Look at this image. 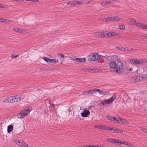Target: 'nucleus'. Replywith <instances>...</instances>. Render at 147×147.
Segmentation results:
<instances>
[{"instance_id":"f257e3e1","label":"nucleus","mask_w":147,"mask_h":147,"mask_svg":"<svg viewBox=\"0 0 147 147\" xmlns=\"http://www.w3.org/2000/svg\"><path fill=\"white\" fill-rule=\"evenodd\" d=\"M109 64L110 69H114V71L116 73H120L123 67V63L119 59L110 61Z\"/></svg>"},{"instance_id":"f03ea898","label":"nucleus","mask_w":147,"mask_h":147,"mask_svg":"<svg viewBox=\"0 0 147 147\" xmlns=\"http://www.w3.org/2000/svg\"><path fill=\"white\" fill-rule=\"evenodd\" d=\"M21 100V97L20 95H16L15 96L9 97L4 101L6 103H13L15 102L20 101Z\"/></svg>"},{"instance_id":"7ed1b4c3","label":"nucleus","mask_w":147,"mask_h":147,"mask_svg":"<svg viewBox=\"0 0 147 147\" xmlns=\"http://www.w3.org/2000/svg\"><path fill=\"white\" fill-rule=\"evenodd\" d=\"M104 57V56L99 55L97 53H93L88 56V60L89 61H96L100 58Z\"/></svg>"},{"instance_id":"20e7f679","label":"nucleus","mask_w":147,"mask_h":147,"mask_svg":"<svg viewBox=\"0 0 147 147\" xmlns=\"http://www.w3.org/2000/svg\"><path fill=\"white\" fill-rule=\"evenodd\" d=\"M145 62V60L143 59L139 60L136 59H129V64H130L141 65Z\"/></svg>"},{"instance_id":"39448f33","label":"nucleus","mask_w":147,"mask_h":147,"mask_svg":"<svg viewBox=\"0 0 147 147\" xmlns=\"http://www.w3.org/2000/svg\"><path fill=\"white\" fill-rule=\"evenodd\" d=\"M30 111L29 109H25L22 110L21 112L17 115V117L20 119H22L29 114Z\"/></svg>"},{"instance_id":"423d86ee","label":"nucleus","mask_w":147,"mask_h":147,"mask_svg":"<svg viewBox=\"0 0 147 147\" xmlns=\"http://www.w3.org/2000/svg\"><path fill=\"white\" fill-rule=\"evenodd\" d=\"M147 78L146 76H144L140 74L137 75L135 78L134 79L135 82L136 83L138 82L142 81L143 80L146 79Z\"/></svg>"},{"instance_id":"0eeeda50","label":"nucleus","mask_w":147,"mask_h":147,"mask_svg":"<svg viewBox=\"0 0 147 147\" xmlns=\"http://www.w3.org/2000/svg\"><path fill=\"white\" fill-rule=\"evenodd\" d=\"M136 20L134 19H129V22H131V23L132 24H135L139 28H142L143 23L141 22H138L136 23Z\"/></svg>"},{"instance_id":"6e6552de","label":"nucleus","mask_w":147,"mask_h":147,"mask_svg":"<svg viewBox=\"0 0 147 147\" xmlns=\"http://www.w3.org/2000/svg\"><path fill=\"white\" fill-rule=\"evenodd\" d=\"M136 20L134 19H129V22H131V23L132 24H135L139 28H142L143 23L141 22H138L136 23Z\"/></svg>"},{"instance_id":"1a4fd4ad","label":"nucleus","mask_w":147,"mask_h":147,"mask_svg":"<svg viewBox=\"0 0 147 147\" xmlns=\"http://www.w3.org/2000/svg\"><path fill=\"white\" fill-rule=\"evenodd\" d=\"M121 19V18H119L117 16H115L114 17H110L107 18L105 19V20L107 22H108L110 21H119Z\"/></svg>"},{"instance_id":"9d476101","label":"nucleus","mask_w":147,"mask_h":147,"mask_svg":"<svg viewBox=\"0 0 147 147\" xmlns=\"http://www.w3.org/2000/svg\"><path fill=\"white\" fill-rule=\"evenodd\" d=\"M116 99V96L115 95H113L111 98L108 100H104L105 103V104H109L111 103L113 101Z\"/></svg>"},{"instance_id":"9b49d317","label":"nucleus","mask_w":147,"mask_h":147,"mask_svg":"<svg viewBox=\"0 0 147 147\" xmlns=\"http://www.w3.org/2000/svg\"><path fill=\"white\" fill-rule=\"evenodd\" d=\"M90 112L88 110H84L81 113V115L83 117H87L90 115Z\"/></svg>"},{"instance_id":"f8f14e48","label":"nucleus","mask_w":147,"mask_h":147,"mask_svg":"<svg viewBox=\"0 0 147 147\" xmlns=\"http://www.w3.org/2000/svg\"><path fill=\"white\" fill-rule=\"evenodd\" d=\"M101 37H109V32L107 31L102 32H101Z\"/></svg>"},{"instance_id":"ddd939ff","label":"nucleus","mask_w":147,"mask_h":147,"mask_svg":"<svg viewBox=\"0 0 147 147\" xmlns=\"http://www.w3.org/2000/svg\"><path fill=\"white\" fill-rule=\"evenodd\" d=\"M13 30L16 32H18L19 33H27L26 31L24 29H21L18 28H14L13 29Z\"/></svg>"},{"instance_id":"4468645a","label":"nucleus","mask_w":147,"mask_h":147,"mask_svg":"<svg viewBox=\"0 0 147 147\" xmlns=\"http://www.w3.org/2000/svg\"><path fill=\"white\" fill-rule=\"evenodd\" d=\"M117 48L119 50L122 51H128L129 50L128 48L127 47H117Z\"/></svg>"},{"instance_id":"2eb2a0df","label":"nucleus","mask_w":147,"mask_h":147,"mask_svg":"<svg viewBox=\"0 0 147 147\" xmlns=\"http://www.w3.org/2000/svg\"><path fill=\"white\" fill-rule=\"evenodd\" d=\"M93 93V90H89L88 91H84L82 92V95L92 94Z\"/></svg>"},{"instance_id":"dca6fc26","label":"nucleus","mask_w":147,"mask_h":147,"mask_svg":"<svg viewBox=\"0 0 147 147\" xmlns=\"http://www.w3.org/2000/svg\"><path fill=\"white\" fill-rule=\"evenodd\" d=\"M76 3V0H74L67 2V4L68 5H77V3Z\"/></svg>"},{"instance_id":"f3484780","label":"nucleus","mask_w":147,"mask_h":147,"mask_svg":"<svg viewBox=\"0 0 147 147\" xmlns=\"http://www.w3.org/2000/svg\"><path fill=\"white\" fill-rule=\"evenodd\" d=\"M13 130V127L12 125H10L8 126L7 131L8 133H10L11 131H12Z\"/></svg>"},{"instance_id":"a211bd4d","label":"nucleus","mask_w":147,"mask_h":147,"mask_svg":"<svg viewBox=\"0 0 147 147\" xmlns=\"http://www.w3.org/2000/svg\"><path fill=\"white\" fill-rule=\"evenodd\" d=\"M137 71L138 73L140 74L143 75V67H140L139 68Z\"/></svg>"},{"instance_id":"6ab92c4d","label":"nucleus","mask_w":147,"mask_h":147,"mask_svg":"<svg viewBox=\"0 0 147 147\" xmlns=\"http://www.w3.org/2000/svg\"><path fill=\"white\" fill-rule=\"evenodd\" d=\"M0 22L2 23H5V24H6L8 22H9V20H7L3 18H0Z\"/></svg>"},{"instance_id":"aec40b11","label":"nucleus","mask_w":147,"mask_h":147,"mask_svg":"<svg viewBox=\"0 0 147 147\" xmlns=\"http://www.w3.org/2000/svg\"><path fill=\"white\" fill-rule=\"evenodd\" d=\"M115 0H109L106 1L107 5V4H113L115 3Z\"/></svg>"},{"instance_id":"412c9836","label":"nucleus","mask_w":147,"mask_h":147,"mask_svg":"<svg viewBox=\"0 0 147 147\" xmlns=\"http://www.w3.org/2000/svg\"><path fill=\"white\" fill-rule=\"evenodd\" d=\"M110 128L107 125H102L101 129L104 130H109V129H110Z\"/></svg>"},{"instance_id":"4be33fe9","label":"nucleus","mask_w":147,"mask_h":147,"mask_svg":"<svg viewBox=\"0 0 147 147\" xmlns=\"http://www.w3.org/2000/svg\"><path fill=\"white\" fill-rule=\"evenodd\" d=\"M117 35V34L115 32H109V37H111L113 36H116Z\"/></svg>"},{"instance_id":"5701e85b","label":"nucleus","mask_w":147,"mask_h":147,"mask_svg":"<svg viewBox=\"0 0 147 147\" xmlns=\"http://www.w3.org/2000/svg\"><path fill=\"white\" fill-rule=\"evenodd\" d=\"M93 93L98 92L99 93L101 94L102 90H100L99 89H93Z\"/></svg>"},{"instance_id":"b1692460","label":"nucleus","mask_w":147,"mask_h":147,"mask_svg":"<svg viewBox=\"0 0 147 147\" xmlns=\"http://www.w3.org/2000/svg\"><path fill=\"white\" fill-rule=\"evenodd\" d=\"M109 94V92H106L103 90H102L101 94L103 95H106Z\"/></svg>"},{"instance_id":"393cba45","label":"nucleus","mask_w":147,"mask_h":147,"mask_svg":"<svg viewBox=\"0 0 147 147\" xmlns=\"http://www.w3.org/2000/svg\"><path fill=\"white\" fill-rule=\"evenodd\" d=\"M43 59L45 61L47 62L48 63H49L50 59L47 57H43Z\"/></svg>"},{"instance_id":"a878e982","label":"nucleus","mask_w":147,"mask_h":147,"mask_svg":"<svg viewBox=\"0 0 147 147\" xmlns=\"http://www.w3.org/2000/svg\"><path fill=\"white\" fill-rule=\"evenodd\" d=\"M86 62V60L85 58H80V59H79V63L85 62Z\"/></svg>"},{"instance_id":"bb28decb","label":"nucleus","mask_w":147,"mask_h":147,"mask_svg":"<svg viewBox=\"0 0 147 147\" xmlns=\"http://www.w3.org/2000/svg\"><path fill=\"white\" fill-rule=\"evenodd\" d=\"M107 118L109 120H112L113 119V116L110 115L109 114L107 115L106 116Z\"/></svg>"},{"instance_id":"cd10ccee","label":"nucleus","mask_w":147,"mask_h":147,"mask_svg":"<svg viewBox=\"0 0 147 147\" xmlns=\"http://www.w3.org/2000/svg\"><path fill=\"white\" fill-rule=\"evenodd\" d=\"M49 63H53V62H59L58 61H57V60L55 59H50Z\"/></svg>"},{"instance_id":"c85d7f7f","label":"nucleus","mask_w":147,"mask_h":147,"mask_svg":"<svg viewBox=\"0 0 147 147\" xmlns=\"http://www.w3.org/2000/svg\"><path fill=\"white\" fill-rule=\"evenodd\" d=\"M93 0H83L84 4H88L90 3Z\"/></svg>"},{"instance_id":"c756f323","label":"nucleus","mask_w":147,"mask_h":147,"mask_svg":"<svg viewBox=\"0 0 147 147\" xmlns=\"http://www.w3.org/2000/svg\"><path fill=\"white\" fill-rule=\"evenodd\" d=\"M112 143L113 144H117L119 143V140H116L115 139H113V140H112Z\"/></svg>"},{"instance_id":"7c9ffc66","label":"nucleus","mask_w":147,"mask_h":147,"mask_svg":"<svg viewBox=\"0 0 147 147\" xmlns=\"http://www.w3.org/2000/svg\"><path fill=\"white\" fill-rule=\"evenodd\" d=\"M16 143L17 144L20 146H22L24 145V143L22 141H16Z\"/></svg>"},{"instance_id":"2f4dec72","label":"nucleus","mask_w":147,"mask_h":147,"mask_svg":"<svg viewBox=\"0 0 147 147\" xmlns=\"http://www.w3.org/2000/svg\"><path fill=\"white\" fill-rule=\"evenodd\" d=\"M109 131L112 130V132L113 133H114L116 132L117 128H110V129H109Z\"/></svg>"},{"instance_id":"473e14b6","label":"nucleus","mask_w":147,"mask_h":147,"mask_svg":"<svg viewBox=\"0 0 147 147\" xmlns=\"http://www.w3.org/2000/svg\"><path fill=\"white\" fill-rule=\"evenodd\" d=\"M101 32H97L95 33V35L97 37H101Z\"/></svg>"},{"instance_id":"72a5a7b5","label":"nucleus","mask_w":147,"mask_h":147,"mask_svg":"<svg viewBox=\"0 0 147 147\" xmlns=\"http://www.w3.org/2000/svg\"><path fill=\"white\" fill-rule=\"evenodd\" d=\"M97 70V69H91L90 68L88 70V71L89 72H91V71H93V72H96Z\"/></svg>"},{"instance_id":"f704fd0d","label":"nucleus","mask_w":147,"mask_h":147,"mask_svg":"<svg viewBox=\"0 0 147 147\" xmlns=\"http://www.w3.org/2000/svg\"><path fill=\"white\" fill-rule=\"evenodd\" d=\"M77 5V4H79L80 5H82L84 4V2H83V0L81 1H76V3Z\"/></svg>"},{"instance_id":"c9c22d12","label":"nucleus","mask_w":147,"mask_h":147,"mask_svg":"<svg viewBox=\"0 0 147 147\" xmlns=\"http://www.w3.org/2000/svg\"><path fill=\"white\" fill-rule=\"evenodd\" d=\"M140 130L145 132H147V129L145 128H143L142 127H140Z\"/></svg>"},{"instance_id":"e433bc0d","label":"nucleus","mask_w":147,"mask_h":147,"mask_svg":"<svg viewBox=\"0 0 147 147\" xmlns=\"http://www.w3.org/2000/svg\"><path fill=\"white\" fill-rule=\"evenodd\" d=\"M125 28V26L124 25H121L119 26V28L120 30H123Z\"/></svg>"},{"instance_id":"4c0bfd02","label":"nucleus","mask_w":147,"mask_h":147,"mask_svg":"<svg viewBox=\"0 0 147 147\" xmlns=\"http://www.w3.org/2000/svg\"><path fill=\"white\" fill-rule=\"evenodd\" d=\"M80 59V58H76L73 59V60L76 62H79V61Z\"/></svg>"},{"instance_id":"58836bf2","label":"nucleus","mask_w":147,"mask_h":147,"mask_svg":"<svg viewBox=\"0 0 147 147\" xmlns=\"http://www.w3.org/2000/svg\"><path fill=\"white\" fill-rule=\"evenodd\" d=\"M100 3L102 6H105L107 5L106 1Z\"/></svg>"},{"instance_id":"ea45409f","label":"nucleus","mask_w":147,"mask_h":147,"mask_svg":"<svg viewBox=\"0 0 147 147\" xmlns=\"http://www.w3.org/2000/svg\"><path fill=\"white\" fill-rule=\"evenodd\" d=\"M142 29H147V26L143 24Z\"/></svg>"},{"instance_id":"a19ab883","label":"nucleus","mask_w":147,"mask_h":147,"mask_svg":"<svg viewBox=\"0 0 147 147\" xmlns=\"http://www.w3.org/2000/svg\"><path fill=\"white\" fill-rule=\"evenodd\" d=\"M113 120L114 122H118L119 121V120L117 119V118L115 117H113Z\"/></svg>"},{"instance_id":"79ce46f5","label":"nucleus","mask_w":147,"mask_h":147,"mask_svg":"<svg viewBox=\"0 0 147 147\" xmlns=\"http://www.w3.org/2000/svg\"><path fill=\"white\" fill-rule=\"evenodd\" d=\"M129 52H135V50L134 49H133V48H130V49H129Z\"/></svg>"},{"instance_id":"37998d69","label":"nucleus","mask_w":147,"mask_h":147,"mask_svg":"<svg viewBox=\"0 0 147 147\" xmlns=\"http://www.w3.org/2000/svg\"><path fill=\"white\" fill-rule=\"evenodd\" d=\"M113 139H112V138H108V139H107V140L109 142H112V140H113Z\"/></svg>"},{"instance_id":"c03bdc74","label":"nucleus","mask_w":147,"mask_h":147,"mask_svg":"<svg viewBox=\"0 0 147 147\" xmlns=\"http://www.w3.org/2000/svg\"><path fill=\"white\" fill-rule=\"evenodd\" d=\"M95 127L96 128L101 129L102 125H96L95 126Z\"/></svg>"},{"instance_id":"a18cd8bd","label":"nucleus","mask_w":147,"mask_h":147,"mask_svg":"<svg viewBox=\"0 0 147 147\" xmlns=\"http://www.w3.org/2000/svg\"><path fill=\"white\" fill-rule=\"evenodd\" d=\"M123 132V131L119 129H118L117 128L116 132L121 133Z\"/></svg>"},{"instance_id":"49530a36","label":"nucleus","mask_w":147,"mask_h":147,"mask_svg":"<svg viewBox=\"0 0 147 147\" xmlns=\"http://www.w3.org/2000/svg\"><path fill=\"white\" fill-rule=\"evenodd\" d=\"M18 57V55H12L11 56V57L12 58L17 57Z\"/></svg>"},{"instance_id":"de8ad7c7","label":"nucleus","mask_w":147,"mask_h":147,"mask_svg":"<svg viewBox=\"0 0 147 147\" xmlns=\"http://www.w3.org/2000/svg\"><path fill=\"white\" fill-rule=\"evenodd\" d=\"M97 69V70L96 71V72H101L102 71V70L101 69Z\"/></svg>"},{"instance_id":"09e8293b","label":"nucleus","mask_w":147,"mask_h":147,"mask_svg":"<svg viewBox=\"0 0 147 147\" xmlns=\"http://www.w3.org/2000/svg\"><path fill=\"white\" fill-rule=\"evenodd\" d=\"M119 143L120 144V145H121L122 144H123L125 143V142H121L120 141H119Z\"/></svg>"},{"instance_id":"8fccbe9b","label":"nucleus","mask_w":147,"mask_h":147,"mask_svg":"<svg viewBox=\"0 0 147 147\" xmlns=\"http://www.w3.org/2000/svg\"><path fill=\"white\" fill-rule=\"evenodd\" d=\"M59 54L60 55L61 57V58H63V57H64V55H63V54Z\"/></svg>"},{"instance_id":"3c124183","label":"nucleus","mask_w":147,"mask_h":147,"mask_svg":"<svg viewBox=\"0 0 147 147\" xmlns=\"http://www.w3.org/2000/svg\"><path fill=\"white\" fill-rule=\"evenodd\" d=\"M24 143V145L23 146H24L25 147H28V145L27 144H26L25 143Z\"/></svg>"},{"instance_id":"603ef678","label":"nucleus","mask_w":147,"mask_h":147,"mask_svg":"<svg viewBox=\"0 0 147 147\" xmlns=\"http://www.w3.org/2000/svg\"><path fill=\"white\" fill-rule=\"evenodd\" d=\"M101 104L103 105H105V102H104L103 101H101Z\"/></svg>"},{"instance_id":"864d4df0","label":"nucleus","mask_w":147,"mask_h":147,"mask_svg":"<svg viewBox=\"0 0 147 147\" xmlns=\"http://www.w3.org/2000/svg\"><path fill=\"white\" fill-rule=\"evenodd\" d=\"M133 68H130L129 69V71H133Z\"/></svg>"},{"instance_id":"5fc2aeb1","label":"nucleus","mask_w":147,"mask_h":147,"mask_svg":"<svg viewBox=\"0 0 147 147\" xmlns=\"http://www.w3.org/2000/svg\"><path fill=\"white\" fill-rule=\"evenodd\" d=\"M92 145H90L88 146H86V147H92Z\"/></svg>"},{"instance_id":"6e6d98bb","label":"nucleus","mask_w":147,"mask_h":147,"mask_svg":"<svg viewBox=\"0 0 147 147\" xmlns=\"http://www.w3.org/2000/svg\"><path fill=\"white\" fill-rule=\"evenodd\" d=\"M1 7V8H3V5L2 4H0V7Z\"/></svg>"},{"instance_id":"4d7b16f0","label":"nucleus","mask_w":147,"mask_h":147,"mask_svg":"<svg viewBox=\"0 0 147 147\" xmlns=\"http://www.w3.org/2000/svg\"><path fill=\"white\" fill-rule=\"evenodd\" d=\"M92 147H100V146H96L92 145Z\"/></svg>"},{"instance_id":"13d9d810","label":"nucleus","mask_w":147,"mask_h":147,"mask_svg":"<svg viewBox=\"0 0 147 147\" xmlns=\"http://www.w3.org/2000/svg\"><path fill=\"white\" fill-rule=\"evenodd\" d=\"M24 0H18V1H19L20 2H22L24 1Z\"/></svg>"},{"instance_id":"bf43d9fd","label":"nucleus","mask_w":147,"mask_h":147,"mask_svg":"<svg viewBox=\"0 0 147 147\" xmlns=\"http://www.w3.org/2000/svg\"><path fill=\"white\" fill-rule=\"evenodd\" d=\"M38 1V0H34V1L33 0V1L34 2V1H35V2H37Z\"/></svg>"},{"instance_id":"052dcab7","label":"nucleus","mask_w":147,"mask_h":147,"mask_svg":"<svg viewBox=\"0 0 147 147\" xmlns=\"http://www.w3.org/2000/svg\"><path fill=\"white\" fill-rule=\"evenodd\" d=\"M145 38L147 39V35L145 36Z\"/></svg>"},{"instance_id":"680f3d73","label":"nucleus","mask_w":147,"mask_h":147,"mask_svg":"<svg viewBox=\"0 0 147 147\" xmlns=\"http://www.w3.org/2000/svg\"><path fill=\"white\" fill-rule=\"evenodd\" d=\"M129 146H132V145H131V144L129 143Z\"/></svg>"},{"instance_id":"e2e57ef3","label":"nucleus","mask_w":147,"mask_h":147,"mask_svg":"<svg viewBox=\"0 0 147 147\" xmlns=\"http://www.w3.org/2000/svg\"><path fill=\"white\" fill-rule=\"evenodd\" d=\"M52 105H53V107H55V105L54 104H52Z\"/></svg>"},{"instance_id":"0e129e2a","label":"nucleus","mask_w":147,"mask_h":147,"mask_svg":"<svg viewBox=\"0 0 147 147\" xmlns=\"http://www.w3.org/2000/svg\"><path fill=\"white\" fill-rule=\"evenodd\" d=\"M128 144H129V143H128L127 142V144H126V145H128Z\"/></svg>"},{"instance_id":"69168bd1","label":"nucleus","mask_w":147,"mask_h":147,"mask_svg":"<svg viewBox=\"0 0 147 147\" xmlns=\"http://www.w3.org/2000/svg\"><path fill=\"white\" fill-rule=\"evenodd\" d=\"M12 0L13 1H18V0Z\"/></svg>"},{"instance_id":"338daca9","label":"nucleus","mask_w":147,"mask_h":147,"mask_svg":"<svg viewBox=\"0 0 147 147\" xmlns=\"http://www.w3.org/2000/svg\"><path fill=\"white\" fill-rule=\"evenodd\" d=\"M86 146H83V147H86Z\"/></svg>"}]
</instances>
